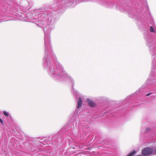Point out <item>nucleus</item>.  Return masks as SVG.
<instances>
[{
    "label": "nucleus",
    "instance_id": "obj_1",
    "mask_svg": "<svg viewBox=\"0 0 156 156\" xmlns=\"http://www.w3.org/2000/svg\"><path fill=\"white\" fill-rule=\"evenodd\" d=\"M55 3L51 8L47 6H43L39 9L33 10L30 12L27 8L31 2L27 0H21L20 5L18 6V11L13 8L14 3L11 0H4L5 5L7 8L3 7L2 12H8L17 15L21 20L34 23L39 27H42L44 33V44L50 41V34L52 30L55 28V25L58 20L56 12L60 10L63 6L67 5L70 6L75 1L77 3L86 2V0H53Z\"/></svg>",
    "mask_w": 156,
    "mask_h": 156
},
{
    "label": "nucleus",
    "instance_id": "obj_2",
    "mask_svg": "<svg viewBox=\"0 0 156 156\" xmlns=\"http://www.w3.org/2000/svg\"><path fill=\"white\" fill-rule=\"evenodd\" d=\"M45 54L43 58L44 68L55 80L58 81H67L70 83L73 87L75 85L73 78L65 70L62 65L58 61L53 52L51 41L45 44Z\"/></svg>",
    "mask_w": 156,
    "mask_h": 156
},
{
    "label": "nucleus",
    "instance_id": "obj_3",
    "mask_svg": "<svg viewBox=\"0 0 156 156\" xmlns=\"http://www.w3.org/2000/svg\"><path fill=\"white\" fill-rule=\"evenodd\" d=\"M149 29L151 32L154 33L156 35V27L151 26L149 27ZM144 35L146 45L148 48L153 58L152 67L154 69L156 68V40L151 36V34L149 31L145 32Z\"/></svg>",
    "mask_w": 156,
    "mask_h": 156
},
{
    "label": "nucleus",
    "instance_id": "obj_4",
    "mask_svg": "<svg viewBox=\"0 0 156 156\" xmlns=\"http://www.w3.org/2000/svg\"><path fill=\"white\" fill-rule=\"evenodd\" d=\"M54 136V135H51L50 136L46 137H41L40 139H33L32 140H30L26 143V144H28L27 147H28V149L30 151H33L35 150L34 148L37 147V145L43 147V145L48 144V142L53 139Z\"/></svg>",
    "mask_w": 156,
    "mask_h": 156
},
{
    "label": "nucleus",
    "instance_id": "obj_5",
    "mask_svg": "<svg viewBox=\"0 0 156 156\" xmlns=\"http://www.w3.org/2000/svg\"><path fill=\"white\" fill-rule=\"evenodd\" d=\"M136 12L135 11H134L132 10H130L128 11V13L129 16L130 17L135 19L137 21L136 23L139 26L140 24H142V20H144L145 18L146 19L147 14L146 13H144V15L141 16L140 14L137 13L136 15Z\"/></svg>",
    "mask_w": 156,
    "mask_h": 156
},
{
    "label": "nucleus",
    "instance_id": "obj_6",
    "mask_svg": "<svg viewBox=\"0 0 156 156\" xmlns=\"http://www.w3.org/2000/svg\"><path fill=\"white\" fill-rule=\"evenodd\" d=\"M152 147L144 148L141 151V154L144 156H148L153 154Z\"/></svg>",
    "mask_w": 156,
    "mask_h": 156
},
{
    "label": "nucleus",
    "instance_id": "obj_7",
    "mask_svg": "<svg viewBox=\"0 0 156 156\" xmlns=\"http://www.w3.org/2000/svg\"><path fill=\"white\" fill-rule=\"evenodd\" d=\"M146 89L144 88V86H143L140 88H139L135 92L127 96L126 98V99H129L130 97L134 95L137 94L139 93L141 95H143L146 93Z\"/></svg>",
    "mask_w": 156,
    "mask_h": 156
},
{
    "label": "nucleus",
    "instance_id": "obj_8",
    "mask_svg": "<svg viewBox=\"0 0 156 156\" xmlns=\"http://www.w3.org/2000/svg\"><path fill=\"white\" fill-rule=\"evenodd\" d=\"M1 0H0V1ZM3 9V5L0 6V23L2 22L5 21L4 19L2 18L4 16L3 14L6 12H4L2 13V10Z\"/></svg>",
    "mask_w": 156,
    "mask_h": 156
},
{
    "label": "nucleus",
    "instance_id": "obj_9",
    "mask_svg": "<svg viewBox=\"0 0 156 156\" xmlns=\"http://www.w3.org/2000/svg\"><path fill=\"white\" fill-rule=\"evenodd\" d=\"M87 101L89 106L90 107H95L96 105L94 102L92 100L87 99Z\"/></svg>",
    "mask_w": 156,
    "mask_h": 156
},
{
    "label": "nucleus",
    "instance_id": "obj_10",
    "mask_svg": "<svg viewBox=\"0 0 156 156\" xmlns=\"http://www.w3.org/2000/svg\"><path fill=\"white\" fill-rule=\"evenodd\" d=\"M82 99L81 98H79L78 99V105L77 106V108H80L82 105Z\"/></svg>",
    "mask_w": 156,
    "mask_h": 156
},
{
    "label": "nucleus",
    "instance_id": "obj_11",
    "mask_svg": "<svg viewBox=\"0 0 156 156\" xmlns=\"http://www.w3.org/2000/svg\"><path fill=\"white\" fill-rule=\"evenodd\" d=\"M152 132V131L151 130V129L150 128H148L146 129V130L145 131V132L143 135H142V136H144L147 135L149 132Z\"/></svg>",
    "mask_w": 156,
    "mask_h": 156
},
{
    "label": "nucleus",
    "instance_id": "obj_12",
    "mask_svg": "<svg viewBox=\"0 0 156 156\" xmlns=\"http://www.w3.org/2000/svg\"><path fill=\"white\" fill-rule=\"evenodd\" d=\"M151 147L153 151V155H156V146Z\"/></svg>",
    "mask_w": 156,
    "mask_h": 156
},
{
    "label": "nucleus",
    "instance_id": "obj_13",
    "mask_svg": "<svg viewBox=\"0 0 156 156\" xmlns=\"http://www.w3.org/2000/svg\"><path fill=\"white\" fill-rule=\"evenodd\" d=\"M136 153V151L135 150H133L132 152H131L127 156H132L134 154H135Z\"/></svg>",
    "mask_w": 156,
    "mask_h": 156
},
{
    "label": "nucleus",
    "instance_id": "obj_14",
    "mask_svg": "<svg viewBox=\"0 0 156 156\" xmlns=\"http://www.w3.org/2000/svg\"><path fill=\"white\" fill-rule=\"evenodd\" d=\"M4 115L6 117H7L9 116V113L6 112V111H4L3 112Z\"/></svg>",
    "mask_w": 156,
    "mask_h": 156
},
{
    "label": "nucleus",
    "instance_id": "obj_15",
    "mask_svg": "<svg viewBox=\"0 0 156 156\" xmlns=\"http://www.w3.org/2000/svg\"><path fill=\"white\" fill-rule=\"evenodd\" d=\"M152 93H153L152 92L149 93L148 94H146V96H149L150 95H151L152 94Z\"/></svg>",
    "mask_w": 156,
    "mask_h": 156
},
{
    "label": "nucleus",
    "instance_id": "obj_16",
    "mask_svg": "<svg viewBox=\"0 0 156 156\" xmlns=\"http://www.w3.org/2000/svg\"><path fill=\"white\" fill-rule=\"evenodd\" d=\"M0 122L1 123L2 125H4L3 121L0 118Z\"/></svg>",
    "mask_w": 156,
    "mask_h": 156
},
{
    "label": "nucleus",
    "instance_id": "obj_17",
    "mask_svg": "<svg viewBox=\"0 0 156 156\" xmlns=\"http://www.w3.org/2000/svg\"><path fill=\"white\" fill-rule=\"evenodd\" d=\"M155 135V134H152L151 135H149L147 137H151V136H152L153 135Z\"/></svg>",
    "mask_w": 156,
    "mask_h": 156
},
{
    "label": "nucleus",
    "instance_id": "obj_18",
    "mask_svg": "<svg viewBox=\"0 0 156 156\" xmlns=\"http://www.w3.org/2000/svg\"><path fill=\"white\" fill-rule=\"evenodd\" d=\"M120 10L121 12H123L126 11V10H122V9H120Z\"/></svg>",
    "mask_w": 156,
    "mask_h": 156
},
{
    "label": "nucleus",
    "instance_id": "obj_19",
    "mask_svg": "<svg viewBox=\"0 0 156 156\" xmlns=\"http://www.w3.org/2000/svg\"><path fill=\"white\" fill-rule=\"evenodd\" d=\"M77 109H76V110H75V112H76L77 111Z\"/></svg>",
    "mask_w": 156,
    "mask_h": 156
},
{
    "label": "nucleus",
    "instance_id": "obj_20",
    "mask_svg": "<svg viewBox=\"0 0 156 156\" xmlns=\"http://www.w3.org/2000/svg\"><path fill=\"white\" fill-rule=\"evenodd\" d=\"M155 79H156V78H155Z\"/></svg>",
    "mask_w": 156,
    "mask_h": 156
}]
</instances>
